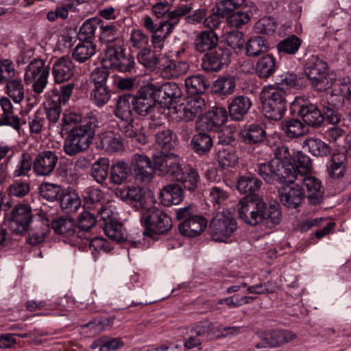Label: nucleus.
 <instances>
[{
	"instance_id": "37",
	"label": "nucleus",
	"mask_w": 351,
	"mask_h": 351,
	"mask_svg": "<svg viewBox=\"0 0 351 351\" xmlns=\"http://www.w3.org/2000/svg\"><path fill=\"white\" fill-rule=\"evenodd\" d=\"M281 130L289 138L302 136L308 130L306 125L298 119L282 121L281 122Z\"/></svg>"
},
{
	"instance_id": "31",
	"label": "nucleus",
	"mask_w": 351,
	"mask_h": 351,
	"mask_svg": "<svg viewBox=\"0 0 351 351\" xmlns=\"http://www.w3.org/2000/svg\"><path fill=\"white\" fill-rule=\"evenodd\" d=\"M206 108L204 99L200 96L191 97L182 108V119L186 121H193L199 117Z\"/></svg>"
},
{
	"instance_id": "22",
	"label": "nucleus",
	"mask_w": 351,
	"mask_h": 351,
	"mask_svg": "<svg viewBox=\"0 0 351 351\" xmlns=\"http://www.w3.org/2000/svg\"><path fill=\"white\" fill-rule=\"evenodd\" d=\"M134 95L124 94L119 97L114 110L115 116L123 121V125L132 124L134 121Z\"/></svg>"
},
{
	"instance_id": "30",
	"label": "nucleus",
	"mask_w": 351,
	"mask_h": 351,
	"mask_svg": "<svg viewBox=\"0 0 351 351\" xmlns=\"http://www.w3.org/2000/svg\"><path fill=\"white\" fill-rule=\"evenodd\" d=\"M0 106L3 111L0 124L10 126L19 131L21 128L20 119L14 114V108L10 98L1 97L0 99Z\"/></svg>"
},
{
	"instance_id": "59",
	"label": "nucleus",
	"mask_w": 351,
	"mask_h": 351,
	"mask_svg": "<svg viewBox=\"0 0 351 351\" xmlns=\"http://www.w3.org/2000/svg\"><path fill=\"white\" fill-rule=\"evenodd\" d=\"M271 348L279 347L293 340L296 336L288 330L270 329Z\"/></svg>"
},
{
	"instance_id": "52",
	"label": "nucleus",
	"mask_w": 351,
	"mask_h": 351,
	"mask_svg": "<svg viewBox=\"0 0 351 351\" xmlns=\"http://www.w3.org/2000/svg\"><path fill=\"white\" fill-rule=\"evenodd\" d=\"M103 229L106 235L117 243L123 242L127 239V232L125 228L122 223L117 220L105 224Z\"/></svg>"
},
{
	"instance_id": "14",
	"label": "nucleus",
	"mask_w": 351,
	"mask_h": 351,
	"mask_svg": "<svg viewBox=\"0 0 351 351\" xmlns=\"http://www.w3.org/2000/svg\"><path fill=\"white\" fill-rule=\"evenodd\" d=\"M59 157L50 150L39 152L33 160V170L38 176H49L56 169Z\"/></svg>"
},
{
	"instance_id": "51",
	"label": "nucleus",
	"mask_w": 351,
	"mask_h": 351,
	"mask_svg": "<svg viewBox=\"0 0 351 351\" xmlns=\"http://www.w3.org/2000/svg\"><path fill=\"white\" fill-rule=\"evenodd\" d=\"M276 62L271 55H267L258 60L256 65V71L261 78H268L275 72Z\"/></svg>"
},
{
	"instance_id": "58",
	"label": "nucleus",
	"mask_w": 351,
	"mask_h": 351,
	"mask_svg": "<svg viewBox=\"0 0 351 351\" xmlns=\"http://www.w3.org/2000/svg\"><path fill=\"white\" fill-rule=\"evenodd\" d=\"M235 79L232 76H226L218 78L213 84L215 93L219 95L232 94L235 90Z\"/></svg>"
},
{
	"instance_id": "50",
	"label": "nucleus",
	"mask_w": 351,
	"mask_h": 351,
	"mask_svg": "<svg viewBox=\"0 0 351 351\" xmlns=\"http://www.w3.org/2000/svg\"><path fill=\"white\" fill-rule=\"evenodd\" d=\"M137 59L140 64L151 70L156 69L162 60L160 53L148 48L141 49L137 55Z\"/></svg>"
},
{
	"instance_id": "48",
	"label": "nucleus",
	"mask_w": 351,
	"mask_h": 351,
	"mask_svg": "<svg viewBox=\"0 0 351 351\" xmlns=\"http://www.w3.org/2000/svg\"><path fill=\"white\" fill-rule=\"evenodd\" d=\"M216 157L223 168L234 166L239 159L234 148L228 145L219 147Z\"/></svg>"
},
{
	"instance_id": "28",
	"label": "nucleus",
	"mask_w": 351,
	"mask_h": 351,
	"mask_svg": "<svg viewBox=\"0 0 351 351\" xmlns=\"http://www.w3.org/2000/svg\"><path fill=\"white\" fill-rule=\"evenodd\" d=\"M266 136V131L263 125L260 123H253L245 125L241 131V137L246 144L261 143L264 141Z\"/></svg>"
},
{
	"instance_id": "46",
	"label": "nucleus",
	"mask_w": 351,
	"mask_h": 351,
	"mask_svg": "<svg viewBox=\"0 0 351 351\" xmlns=\"http://www.w3.org/2000/svg\"><path fill=\"white\" fill-rule=\"evenodd\" d=\"M262 182L251 173L241 176L237 181V189L241 193L252 194L258 191Z\"/></svg>"
},
{
	"instance_id": "64",
	"label": "nucleus",
	"mask_w": 351,
	"mask_h": 351,
	"mask_svg": "<svg viewBox=\"0 0 351 351\" xmlns=\"http://www.w3.org/2000/svg\"><path fill=\"white\" fill-rule=\"evenodd\" d=\"M41 196L48 201L59 200L62 194L61 187L55 184L44 183L40 188Z\"/></svg>"
},
{
	"instance_id": "26",
	"label": "nucleus",
	"mask_w": 351,
	"mask_h": 351,
	"mask_svg": "<svg viewBox=\"0 0 351 351\" xmlns=\"http://www.w3.org/2000/svg\"><path fill=\"white\" fill-rule=\"evenodd\" d=\"M160 202L164 206L169 207L178 205L184 199V191L178 184H169L162 188L159 195Z\"/></svg>"
},
{
	"instance_id": "35",
	"label": "nucleus",
	"mask_w": 351,
	"mask_h": 351,
	"mask_svg": "<svg viewBox=\"0 0 351 351\" xmlns=\"http://www.w3.org/2000/svg\"><path fill=\"white\" fill-rule=\"evenodd\" d=\"M27 242L34 246L43 243L49 232V227L42 220L38 219L27 230Z\"/></svg>"
},
{
	"instance_id": "47",
	"label": "nucleus",
	"mask_w": 351,
	"mask_h": 351,
	"mask_svg": "<svg viewBox=\"0 0 351 351\" xmlns=\"http://www.w3.org/2000/svg\"><path fill=\"white\" fill-rule=\"evenodd\" d=\"M245 49L247 56L256 57L267 51L269 49L268 42L263 36H254L247 40Z\"/></svg>"
},
{
	"instance_id": "32",
	"label": "nucleus",
	"mask_w": 351,
	"mask_h": 351,
	"mask_svg": "<svg viewBox=\"0 0 351 351\" xmlns=\"http://www.w3.org/2000/svg\"><path fill=\"white\" fill-rule=\"evenodd\" d=\"M306 80L303 73L285 72L276 78V84L281 88L300 89L306 86Z\"/></svg>"
},
{
	"instance_id": "5",
	"label": "nucleus",
	"mask_w": 351,
	"mask_h": 351,
	"mask_svg": "<svg viewBox=\"0 0 351 351\" xmlns=\"http://www.w3.org/2000/svg\"><path fill=\"white\" fill-rule=\"evenodd\" d=\"M287 106V93L282 88H270L263 101L265 116L271 120L280 121L285 114Z\"/></svg>"
},
{
	"instance_id": "23",
	"label": "nucleus",
	"mask_w": 351,
	"mask_h": 351,
	"mask_svg": "<svg viewBox=\"0 0 351 351\" xmlns=\"http://www.w3.org/2000/svg\"><path fill=\"white\" fill-rule=\"evenodd\" d=\"M51 228L56 234L69 239L75 243H80L77 232V224L71 218L60 217L54 219L51 223Z\"/></svg>"
},
{
	"instance_id": "45",
	"label": "nucleus",
	"mask_w": 351,
	"mask_h": 351,
	"mask_svg": "<svg viewBox=\"0 0 351 351\" xmlns=\"http://www.w3.org/2000/svg\"><path fill=\"white\" fill-rule=\"evenodd\" d=\"M254 199L247 197L242 198L237 204L239 217L245 223L254 226Z\"/></svg>"
},
{
	"instance_id": "60",
	"label": "nucleus",
	"mask_w": 351,
	"mask_h": 351,
	"mask_svg": "<svg viewBox=\"0 0 351 351\" xmlns=\"http://www.w3.org/2000/svg\"><path fill=\"white\" fill-rule=\"evenodd\" d=\"M302 40L295 35H291L280 41L277 45L279 53L295 54L299 49Z\"/></svg>"
},
{
	"instance_id": "12",
	"label": "nucleus",
	"mask_w": 351,
	"mask_h": 351,
	"mask_svg": "<svg viewBox=\"0 0 351 351\" xmlns=\"http://www.w3.org/2000/svg\"><path fill=\"white\" fill-rule=\"evenodd\" d=\"M132 174L136 181L149 183L154 177V169L149 157L144 154H134L130 161Z\"/></svg>"
},
{
	"instance_id": "56",
	"label": "nucleus",
	"mask_w": 351,
	"mask_h": 351,
	"mask_svg": "<svg viewBox=\"0 0 351 351\" xmlns=\"http://www.w3.org/2000/svg\"><path fill=\"white\" fill-rule=\"evenodd\" d=\"M59 202L61 209L66 214L76 212L81 206V199L75 193H62Z\"/></svg>"
},
{
	"instance_id": "8",
	"label": "nucleus",
	"mask_w": 351,
	"mask_h": 351,
	"mask_svg": "<svg viewBox=\"0 0 351 351\" xmlns=\"http://www.w3.org/2000/svg\"><path fill=\"white\" fill-rule=\"evenodd\" d=\"M290 110L292 114H297L312 128H319L324 121V114L318 107L302 97H295L291 104Z\"/></svg>"
},
{
	"instance_id": "61",
	"label": "nucleus",
	"mask_w": 351,
	"mask_h": 351,
	"mask_svg": "<svg viewBox=\"0 0 351 351\" xmlns=\"http://www.w3.org/2000/svg\"><path fill=\"white\" fill-rule=\"evenodd\" d=\"M111 92L108 86H95L90 93V100L97 107H102L110 100Z\"/></svg>"
},
{
	"instance_id": "20",
	"label": "nucleus",
	"mask_w": 351,
	"mask_h": 351,
	"mask_svg": "<svg viewBox=\"0 0 351 351\" xmlns=\"http://www.w3.org/2000/svg\"><path fill=\"white\" fill-rule=\"evenodd\" d=\"M153 162L155 170L161 176L170 175L176 178L182 169L178 157L173 154L155 156Z\"/></svg>"
},
{
	"instance_id": "57",
	"label": "nucleus",
	"mask_w": 351,
	"mask_h": 351,
	"mask_svg": "<svg viewBox=\"0 0 351 351\" xmlns=\"http://www.w3.org/2000/svg\"><path fill=\"white\" fill-rule=\"evenodd\" d=\"M6 93L16 104H20L25 97V88L22 80L19 78L13 79L6 82Z\"/></svg>"
},
{
	"instance_id": "62",
	"label": "nucleus",
	"mask_w": 351,
	"mask_h": 351,
	"mask_svg": "<svg viewBox=\"0 0 351 351\" xmlns=\"http://www.w3.org/2000/svg\"><path fill=\"white\" fill-rule=\"evenodd\" d=\"M228 193L221 186H215L209 189L208 200L215 209H219L228 198Z\"/></svg>"
},
{
	"instance_id": "53",
	"label": "nucleus",
	"mask_w": 351,
	"mask_h": 351,
	"mask_svg": "<svg viewBox=\"0 0 351 351\" xmlns=\"http://www.w3.org/2000/svg\"><path fill=\"white\" fill-rule=\"evenodd\" d=\"M130 171L128 165L124 161H117L110 168V182L114 184H121L127 180Z\"/></svg>"
},
{
	"instance_id": "29",
	"label": "nucleus",
	"mask_w": 351,
	"mask_h": 351,
	"mask_svg": "<svg viewBox=\"0 0 351 351\" xmlns=\"http://www.w3.org/2000/svg\"><path fill=\"white\" fill-rule=\"evenodd\" d=\"M160 69L163 77L176 78L186 73L189 66L184 62H177L169 58H162Z\"/></svg>"
},
{
	"instance_id": "21",
	"label": "nucleus",
	"mask_w": 351,
	"mask_h": 351,
	"mask_svg": "<svg viewBox=\"0 0 351 351\" xmlns=\"http://www.w3.org/2000/svg\"><path fill=\"white\" fill-rule=\"evenodd\" d=\"M75 74V64L68 56H62L55 61L52 66V75L56 84H63L71 80Z\"/></svg>"
},
{
	"instance_id": "17",
	"label": "nucleus",
	"mask_w": 351,
	"mask_h": 351,
	"mask_svg": "<svg viewBox=\"0 0 351 351\" xmlns=\"http://www.w3.org/2000/svg\"><path fill=\"white\" fill-rule=\"evenodd\" d=\"M292 186L285 185L278 189L280 202L288 208L295 209L299 207L306 197L304 189L300 183L295 182Z\"/></svg>"
},
{
	"instance_id": "2",
	"label": "nucleus",
	"mask_w": 351,
	"mask_h": 351,
	"mask_svg": "<svg viewBox=\"0 0 351 351\" xmlns=\"http://www.w3.org/2000/svg\"><path fill=\"white\" fill-rule=\"evenodd\" d=\"M255 171L268 184L278 182L287 184L295 179V169L291 164L284 165L274 159L258 164Z\"/></svg>"
},
{
	"instance_id": "10",
	"label": "nucleus",
	"mask_w": 351,
	"mask_h": 351,
	"mask_svg": "<svg viewBox=\"0 0 351 351\" xmlns=\"http://www.w3.org/2000/svg\"><path fill=\"white\" fill-rule=\"evenodd\" d=\"M34 222L31 207L27 204H19L12 209L8 226L12 232L23 234Z\"/></svg>"
},
{
	"instance_id": "44",
	"label": "nucleus",
	"mask_w": 351,
	"mask_h": 351,
	"mask_svg": "<svg viewBox=\"0 0 351 351\" xmlns=\"http://www.w3.org/2000/svg\"><path fill=\"white\" fill-rule=\"evenodd\" d=\"M110 161L107 158H100L91 166L90 176L97 183L102 184L106 181L109 173Z\"/></svg>"
},
{
	"instance_id": "43",
	"label": "nucleus",
	"mask_w": 351,
	"mask_h": 351,
	"mask_svg": "<svg viewBox=\"0 0 351 351\" xmlns=\"http://www.w3.org/2000/svg\"><path fill=\"white\" fill-rule=\"evenodd\" d=\"M176 179L181 182L186 189L193 191L198 187L199 176L197 171L193 168H182Z\"/></svg>"
},
{
	"instance_id": "19",
	"label": "nucleus",
	"mask_w": 351,
	"mask_h": 351,
	"mask_svg": "<svg viewBox=\"0 0 351 351\" xmlns=\"http://www.w3.org/2000/svg\"><path fill=\"white\" fill-rule=\"evenodd\" d=\"M115 195L123 202L130 204L136 210L145 208V191L141 186H128L117 189Z\"/></svg>"
},
{
	"instance_id": "40",
	"label": "nucleus",
	"mask_w": 351,
	"mask_h": 351,
	"mask_svg": "<svg viewBox=\"0 0 351 351\" xmlns=\"http://www.w3.org/2000/svg\"><path fill=\"white\" fill-rule=\"evenodd\" d=\"M155 142L162 149L169 152L176 147L177 136L171 130L163 128L155 133Z\"/></svg>"
},
{
	"instance_id": "42",
	"label": "nucleus",
	"mask_w": 351,
	"mask_h": 351,
	"mask_svg": "<svg viewBox=\"0 0 351 351\" xmlns=\"http://www.w3.org/2000/svg\"><path fill=\"white\" fill-rule=\"evenodd\" d=\"M346 160L347 156L343 153L333 154L327 168L329 176L333 179L342 178L345 173Z\"/></svg>"
},
{
	"instance_id": "18",
	"label": "nucleus",
	"mask_w": 351,
	"mask_h": 351,
	"mask_svg": "<svg viewBox=\"0 0 351 351\" xmlns=\"http://www.w3.org/2000/svg\"><path fill=\"white\" fill-rule=\"evenodd\" d=\"M153 88L158 104L167 108L176 103L182 96V90L175 82H167L162 86L153 84Z\"/></svg>"
},
{
	"instance_id": "7",
	"label": "nucleus",
	"mask_w": 351,
	"mask_h": 351,
	"mask_svg": "<svg viewBox=\"0 0 351 351\" xmlns=\"http://www.w3.org/2000/svg\"><path fill=\"white\" fill-rule=\"evenodd\" d=\"M49 66L42 59L34 58L25 69L24 80L27 84H32V90L40 94L48 83Z\"/></svg>"
},
{
	"instance_id": "3",
	"label": "nucleus",
	"mask_w": 351,
	"mask_h": 351,
	"mask_svg": "<svg viewBox=\"0 0 351 351\" xmlns=\"http://www.w3.org/2000/svg\"><path fill=\"white\" fill-rule=\"evenodd\" d=\"M125 51L123 41L108 45L101 64L119 72L132 73L135 66L134 58L131 54H125Z\"/></svg>"
},
{
	"instance_id": "4",
	"label": "nucleus",
	"mask_w": 351,
	"mask_h": 351,
	"mask_svg": "<svg viewBox=\"0 0 351 351\" xmlns=\"http://www.w3.org/2000/svg\"><path fill=\"white\" fill-rule=\"evenodd\" d=\"M328 69L326 61L317 56H312L308 59L304 75L315 89L324 91L332 86V82L328 79Z\"/></svg>"
},
{
	"instance_id": "63",
	"label": "nucleus",
	"mask_w": 351,
	"mask_h": 351,
	"mask_svg": "<svg viewBox=\"0 0 351 351\" xmlns=\"http://www.w3.org/2000/svg\"><path fill=\"white\" fill-rule=\"evenodd\" d=\"M96 20L88 19L80 27L77 34L80 42H92L96 30Z\"/></svg>"
},
{
	"instance_id": "25",
	"label": "nucleus",
	"mask_w": 351,
	"mask_h": 351,
	"mask_svg": "<svg viewBox=\"0 0 351 351\" xmlns=\"http://www.w3.org/2000/svg\"><path fill=\"white\" fill-rule=\"evenodd\" d=\"M207 226V219L201 216L195 215L189 220L181 222L178 226V230L182 235L195 237L199 235Z\"/></svg>"
},
{
	"instance_id": "16",
	"label": "nucleus",
	"mask_w": 351,
	"mask_h": 351,
	"mask_svg": "<svg viewBox=\"0 0 351 351\" xmlns=\"http://www.w3.org/2000/svg\"><path fill=\"white\" fill-rule=\"evenodd\" d=\"M230 62V53L228 49L219 47L206 53L202 60V68L204 71L218 72Z\"/></svg>"
},
{
	"instance_id": "38",
	"label": "nucleus",
	"mask_w": 351,
	"mask_h": 351,
	"mask_svg": "<svg viewBox=\"0 0 351 351\" xmlns=\"http://www.w3.org/2000/svg\"><path fill=\"white\" fill-rule=\"evenodd\" d=\"M96 53V45L93 42H80L72 51V58L78 63H85Z\"/></svg>"
},
{
	"instance_id": "27",
	"label": "nucleus",
	"mask_w": 351,
	"mask_h": 351,
	"mask_svg": "<svg viewBox=\"0 0 351 351\" xmlns=\"http://www.w3.org/2000/svg\"><path fill=\"white\" fill-rule=\"evenodd\" d=\"M219 42V37L213 30H204L197 34L193 42L196 51L204 53L212 51Z\"/></svg>"
},
{
	"instance_id": "13",
	"label": "nucleus",
	"mask_w": 351,
	"mask_h": 351,
	"mask_svg": "<svg viewBox=\"0 0 351 351\" xmlns=\"http://www.w3.org/2000/svg\"><path fill=\"white\" fill-rule=\"evenodd\" d=\"M295 182L300 183V185L307 192V198L310 204L313 205L319 204L323 198V192L322 191V182L314 176L306 175H298L295 169Z\"/></svg>"
},
{
	"instance_id": "9",
	"label": "nucleus",
	"mask_w": 351,
	"mask_h": 351,
	"mask_svg": "<svg viewBox=\"0 0 351 351\" xmlns=\"http://www.w3.org/2000/svg\"><path fill=\"white\" fill-rule=\"evenodd\" d=\"M141 223L145 226L143 234L149 237L166 234L173 226L171 218L165 212L158 209L144 215Z\"/></svg>"
},
{
	"instance_id": "15",
	"label": "nucleus",
	"mask_w": 351,
	"mask_h": 351,
	"mask_svg": "<svg viewBox=\"0 0 351 351\" xmlns=\"http://www.w3.org/2000/svg\"><path fill=\"white\" fill-rule=\"evenodd\" d=\"M228 119V112L224 108L215 107L208 111L196 123L197 128L204 131H218Z\"/></svg>"
},
{
	"instance_id": "36",
	"label": "nucleus",
	"mask_w": 351,
	"mask_h": 351,
	"mask_svg": "<svg viewBox=\"0 0 351 351\" xmlns=\"http://www.w3.org/2000/svg\"><path fill=\"white\" fill-rule=\"evenodd\" d=\"M280 204L274 201L267 205L264 202L263 225L267 228H272L279 224L282 219Z\"/></svg>"
},
{
	"instance_id": "55",
	"label": "nucleus",
	"mask_w": 351,
	"mask_h": 351,
	"mask_svg": "<svg viewBox=\"0 0 351 351\" xmlns=\"http://www.w3.org/2000/svg\"><path fill=\"white\" fill-rule=\"evenodd\" d=\"M293 163L291 165L296 170L298 175H306L311 173L313 169V165L311 158L302 151H298L293 153Z\"/></svg>"
},
{
	"instance_id": "33",
	"label": "nucleus",
	"mask_w": 351,
	"mask_h": 351,
	"mask_svg": "<svg viewBox=\"0 0 351 351\" xmlns=\"http://www.w3.org/2000/svg\"><path fill=\"white\" fill-rule=\"evenodd\" d=\"M97 219L95 213L88 211L82 213L78 217L77 232L80 241H88L90 239V230L95 225Z\"/></svg>"
},
{
	"instance_id": "49",
	"label": "nucleus",
	"mask_w": 351,
	"mask_h": 351,
	"mask_svg": "<svg viewBox=\"0 0 351 351\" xmlns=\"http://www.w3.org/2000/svg\"><path fill=\"white\" fill-rule=\"evenodd\" d=\"M303 147H306L308 152L315 156L324 157L330 154L331 147L322 140L310 137L303 142Z\"/></svg>"
},
{
	"instance_id": "6",
	"label": "nucleus",
	"mask_w": 351,
	"mask_h": 351,
	"mask_svg": "<svg viewBox=\"0 0 351 351\" xmlns=\"http://www.w3.org/2000/svg\"><path fill=\"white\" fill-rule=\"evenodd\" d=\"M209 228L213 241L225 242L237 229V223L230 211L223 210L213 218Z\"/></svg>"
},
{
	"instance_id": "24",
	"label": "nucleus",
	"mask_w": 351,
	"mask_h": 351,
	"mask_svg": "<svg viewBox=\"0 0 351 351\" xmlns=\"http://www.w3.org/2000/svg\"><path fill=\"white\" fill-rule=\"evenodd\" d=\"M252 103L250 99L245 95L234 97L228 105V112L232 121H240L243 120L248 113Z\"/></svg>"
},
{
	"instance_id": "1",
	"label": "nucleus",
	"mask_w": 351,
	"mask_h": 351,
	"mask_svg": "<svg viewBox=\"0 0 351 351\" xmlns=\"http://www.w3.org/2000/svg\"><path fill=\"white\" fill-rule=\"evenodd\" d=\"M97 119L90 114L82 124L70 129L64 141L63 150L69 156H74L86 151L94 138Z\"/></svg>"
},
{
	"instance_id": "41",
	"label": "nucleus",
	"mask_w": 351,
	"mask_h": 351,
	"mask_svg": "<svg viewBox=\"0 0 351 351\" xmlns=\"http://www.w3.org/2000/svg\"><path fill=\"white\" fill-rule=\"evenodd\" d=\"M99 145L106 152L114 153L122 149L123 142L119 134L108 131L101 134Z\"/></svg>"
},
{
	"instance_id": "34",
	"label": "nucleus",
	"mask_w": 351,
	"mask_h": 351,
	"mask_svg": "<svg viewBox=\"0 0 351 351\" xmlns=\"http://www.w3.org/2000/svg\"><path fill=\"white\" fill-rule=\"evenodd\" d=\"M185 86L187 92L195 96L204 94L210 86V82L202 75H195L185 80Z\"/></svg>"
},
{
	"instance_id": "54",
	"label": "nucleus",
	"mask_w": 351,
	"mask_h": 351,
	"mask_svg": "<svg viewBox=\"0 0 351 351\" xmlns=\"http://www.w3.org/2000/svg\"><path fill=\"white\" fill-rule=\"evenodd\" d=\"M64 302H67V299L65 298H61L59 303L54 304H47L45 301L29 300L25 303V307L31 312L43 308L52 311L59 310L61 313H57L58 315H65L64 311L66 309L64 304Z\"/></svg>"
},
{
	"instance_id": "39",
	"label": "nucleus",
	"mask_w": 351,
	"mask_h": 351,
	"mask_svg": "<svg viewBox=\"0 0 351 351\" xmlns=\"http://www.w3.org/2000/svg\"><path fill=\"white\" fill-rule=\"evenodd\" d=\"M213 141L210 135L204 132L195 134L191 141L192 149L199 155H206L211 149Z\"/></svg>"
},
{
	"instance_id": "11",
	"label": "nucleus",
	"mask_w": 351,
	"mask_h": 351,
	"mask_svg": "<svg viewBox=\"0 0 351 351\" xmlns=\"http://www.w3.org/2000/svg\"><path fill=\"white\" fill-rule=\"evenodd\" d=\"M153 84L141 86L134 95V111L141 116H147L154 110L158 100Z\"/></svg>"
}]
</instances>
